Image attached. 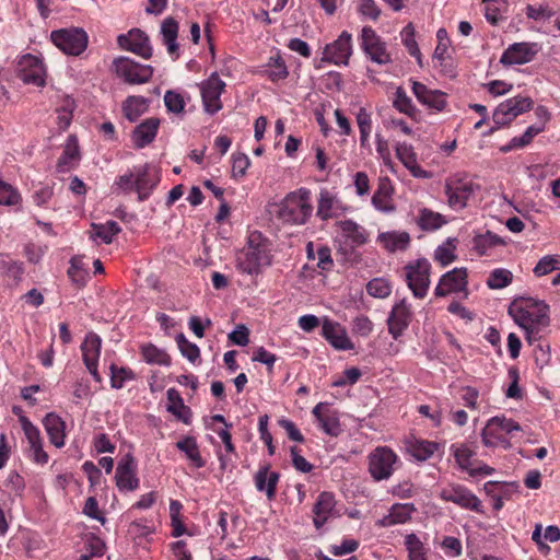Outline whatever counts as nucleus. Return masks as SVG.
<instances>
[{
    "label": "nucleus",
    "mask_w": 560,
    "mask_h": 560,
    "mask_svg": "<svg viewBox=\"0 0 560 560\" xmlns=\"http://www.w3.org/2000/svg\"><path fill=\"white\" fill-rule=\"evenodd\" d=\"M521 303L517 305V301H515L509 307V313L515 323L525 330L528 342H533L537 339L539 327L549 325V306L544 301L533 298H522Z\"/></svg>",
    "instance_id": "obj_1"
},
{
    "label": "nucleus",
    "mask_w": 560,
    "mask_h": 560,
    "mask_svg": "<svg viewBox=\"0 0 560 560\" xmlns=\"http://www.w3.org/2000/svg\"><path fill=\"white\" fill-rule=\"evenodd\" d=\"M313 212L311 203V190L300 188L288 194L279 203L277 217L289 224H304Z\"/></svg>",
    "instance_id": "obj_2"
},
{
    "label": "nucleus",
    "mask_w": 560,
    "mask_h": 560,
    "mask_svg": "<svg viewBox=\"0 0 560 560\" xmlns=\"http://www.w3.org/2000/svg\"><path fill=\"white\" fill-rule=\"evenodd\" d=\"M520 430V424L512 419H506L505 417H493L488 421L481 432L482 442L489 447L499 445L508 447L510 444L506 435Z\"/></svg>",
    "instance_id": "obj_3"
},
{
    "label": "nucleus",
    "mask_w": 560,
    "mask_h": 560,
    "mask_svg": "<svg viewBox=\"0 0 560 560\" xmlns=\"http://www.w3.org/2000/svg\"><path fill=\"white\" fill-rule=\"evenodd\" d=\"M52 43L65 54L78 56L88 46V35L82 28H61L50 34Z\"/></svg>",
    "instance_id": "obj_4"
},
{
    "label": "nucleus",
    "mask_w": 560,
    "mask_h": 560,
    "mask_svg": "<svg viewBox=\"0 0 560 560\" xmlns=\"http://www.w3.org/2000/svg\"><path fill=\"white\" fill-rule=\"evenodd\" d=\"M115 71L119 78L129 84H143L148 82L153 69L149 65H140L128 57H118L113 61Z\"/></svg>",
    "instance_id": "obj_5"
},
{
    "label": "nucleus",
    "mask_w": 560,
    "mask_h": 560,
    "mask_svg": "<svg viewBox=\"0 0 560 560\" xmlns=\"http://www.w3.org/2000/svg\"><path fill=\"white\" fill-rule=\"evenodd\" d=\"M397 455L386 446L376 447L369 455V471L374 480L388 479L394 472Z\"/></svg>",
    "instance_id": "obj_6"
},
{
    "label": "nucleus",
    "mask_w": 560,
    "mask_h": 560,
    "mask_svg": "<svg viewBox=\"0 0 560 560\" xmlns=\"http://www.w3.org/2000/svg\"><path fill=\"white\" fill-rule=\"evenodd\" d=\"M430 262L425 259H418L416 264L406 266V280L408 288L418 299L427 295L430 285Z\"/></svg>",
    "instance_id": "obj_7"
},
{
    "label": "nucleus",
    "mask_w": 560,
    "mask_h": 560,
    "mask_svg": "<svg viewBox=\"0 0 560 560\" xmlns=\"http://www.w3.org/2000/svg\"><path fill=\"white\" fill-rule=\"evenodd\" d=\"M530 97L515 96L502 102L493 113V121L498 126L510 125L517 116L532 109Z\"/></svg>",
    "instance_id": "obj_8"
},
{
    "label": "nucleus",
    "mask_w": 560,
    "mask_h": 560,
    "mask_svg": "<svg viewBox=\"0 0 560 560\" xmlns=\"http://www.w3.org/2000/svg\"><path fill=\"white\" fill-rule=\"evenodd\" d=\"M440 498L445 502H452L462 509L476 513H483L481 501L466 487L451 483L440 491Z\"/></svg>",
    "instance_id": "obj_9"
},
{
    "label": "nucleus",
    "mask_w": 560,
    "mask_h": 560,
    "mask_svg": "<svg viewBox=\"0 0 560 560\" xmlns=\"http://www.w3.org/2000/svg\"><path fill=\"white\" fill-rule=\"evenodd\" d=\"M224 88L225 82L219 78L217 72H213L207 80L201 82L202 104L208 114L213 115L222 108L220 96Z\"/></svg>",
    "instance_id": "obj_10"
},
{
    "label": "nucleus",
    "mask_w": 560,
    "mask_h": 560,
    "mask_svg": "<svg viewBox=\"0 0 560 560\" xmlns=\"http://www.w3.org/2000/svg\"><path fill=\"white\" fill-rule=\"evenodd\" d=\"M351 55V34L343 31L336 40L325 46L320 61L347 66Z\"/></svg>",
    "instance_id": "obj_11"
},
{
    "label": "nucleus",
    "mask_w": 560,
    "mask_h": 560,
    "mask_svg": "<svg viewBox=\"0 0 560 560\" xmlns=\"http://www.w3.org/2000/svg\"><path fill=\"white\" fill-rule=\"evenodd\" d=\"M362 48L371 60L377 65L392 62L390 55L386 50V44L376 35L371 26H364L361 33Z\"/></svg>",
    "instance_id": "obj_12"
},
{
    "label": "nucleus",
    "mask_w": 560,
    "mask_h": 560,
    "mask_svg": "<svg viewBox=\"0 0 560 560\" xmlns=\"http://www.w3.org/2000/svg\"><path fill=\"white\" fill-rule=\"evenodd\" d=\"M118 44L121 48L149 59L152 56V48L148 35L139 28H132L128 34L118 36Z\"/></svg>",
    "instance_id": "obj_13"
},
{
    "label": "nucleus",
    "mask_w": 560,
    "mask_h": 560,
    "mask_svg": "<svg viewBox=\"0 0 560 560\" xmlns=\"http://www.w3.org/2000/svg\"><path fill=\"white\" fill-rule=\"evenodd\" d=\"M467 270L466 268H455L442 276L439 284L434 290L436 296H446L452 292H462L467 289Z\"/></svg>",
    "instance_id": "obj_14"
},
{
    "label": "nucleus",
    "mask_w": 560,
    "mask_h": 560,
    "mask_svg": "<svg viewBox=\"0 0 560 560\" xmlns=\"http://www.w3.org/2000/svg\"><path fill=\"white\" fill-rule=\"evenodd\" d=\"M411 322V311L406 300L396 303L387 318L388 331L394 339H398Z\"/></svg>",
    "instance_id": "obj_15"
},
{
    "label": "nucleus",
    "mask_w": 560,
    "mask_h": 560,
    "mask_svg": "<svg viewBox=\"0 0 560 560\" xmlns=\"http://www.w3.org/2000/svg\"><path fill=\"white\" fill-rule=\"evenodd\" d=\"M115 479L119 490L133 491L139 487V479L136 477L135 459L130 454H127L119 460Z\"/></svg>",
    "instance_id": "obj_16"
},
{
    "label": "nucleus",
    "mask_w": 560,
    "mask_h": 560,
    "mask_svg": "<svg viewBox=\"0 0 560 560\" xmlns=\"http://www.w3.org/2000/svg\"><path fill=\"white\" fill-rule=\"evenodd\" d=\"M475 185L470 180H452L446 184L445 192L448 197V203L454 209H463L467 200L472 196Z\"/></svg>",
    "instance_id": "obj_17"
},
{
    "label": "nucleus",
    "mask_w": 560,
    "mask_h": 560,
    "mask_svg": "<svg viewBox=\"0 0 560 560\" xmlns=\"http://www.w3.org/2000/svg\"><path fill=\"white\" fill-rule=\"evenodd\" d=\"M412 92L417 100L429 108L441 112L446 106V94L440 90H430L423 83L412 81Z\"/></svg>",
    "instance_id": "obj_18"
},
{
    "label": "nucleus",
    "mask_w": 560,
    "mask_h": 560,
    "mask_svg": "<svg viewBox=\"0 0 560 560\" xmlns=\"http://www.w3.org/2000/svg\"><path fill=\"white\" fill-rule=\"evenodd\" d=\"M312 413L314 415V417L319 423V427L326 434L330 436H337L340 433L341 429L338 413L329 409L327 404H317L313 408Z\"/></svg>",
    "instance_id": "obj_19"
},
{
    "label": "nucleus",
    "mask_w": 560,
    "mask_h": 560,
    "mask_svg": "<svg viewBox=\"0 0 560 560\" xmlns=\"http://www.w3.org/2000/svg\"><path fill=\"white\" fill-rule=\"evenodd\" d=\"M536 55L534 45L528 43H515L511 45L501 56L500 62L503 65H523L533 60Z\"/></svg>",
    "instance_id": "obj_20"
},
{
    "label": "nucleus",
    "mask_w": 560,
    "mask_h": 560,
    "mask_svg": "<svg viewBox=\"0 0 560 560\" xmlns=\"http://www.w3.org/2000/svg\"><path fill=\"white\" fill-rule=\"evenodd\" d=\"M336 501L330 492H322L314 504V526L319 529L334 515Z\"/></svg>",
    "instance_id": "obj_21"
},
{
    "label": "nucleus",
    "mask_w": 560,
    "mask_h": 560,
    "mask_svg": "<svg viewBox=\"0 0 560 560\" xmlns=\"http://www.w3.org/2000/svg\"><path fill=\"white\" fill-rule=\"evenodd\" d=\"M160 119L155 117L147 118L138 125L132 131L131 138L137 149H142L150 144L158 133Z\"/></svg>",
    "instance_id": "obj_22"
},
{
    "label": "nucleus",
    "mask_w": 560,
    "mask_h": 560,
    "mask_svg": "<svg viewBox=\"0 0 560 560\" xmlns=\"http://www.w3.org/2000/svg\"><path fill=\"white\" fill-rule=\"evenodd\" d=\"M20 66L22 79L25 83H32L37 86H43L45 84L43 67L38 58L32 55L23 56L20 61Z\"/></svg>",
    "instance_id": "obj_23"
},
{
    "label": "nucleus",
    "mask_w": 560,
    "mask_h": 560,
    "mask_svg": "<svg viewBox=\"0 0 560 560\" xmlns=\"http://www.w3.org/2000/svg\"><path fill=\"white\" fill-rule=\"evenodd\" d=\"M279 478V472L269 471V465L261 466L254 476L255 487L259 492H265L269 500H272L276 497Z\"/></svg>",
    "instance_id": "obj_24"
},
{
    "label": "nucleus",
    "mask_w": 560,
    "mask_h": 560,
    "mask_svg": "<svg viewBox=\"0 0 560 560\" xmlns=\"http://www.w3.org/2000/svg\"><path fill=\"white\" fill-rule=\"evenodd\" d=\"M323 335L338 350H352L354 348L346 330L339 324L325 322Z\"/></svg>",
    "instance_id": "obj_25"
},
{
    "label": "nucleus",
    "mask_w": 560,
    "mask_h": 560,
    "mask_svg": "<svg viewBox=\"0 0 560 560\" xmlns=\"http://www.w3.org/2000/svg\"><path fill=\"white\" fill-rule=\"evenodd\" d=\"M394 188L387 177L380 178L378 186L372 198L373 206L383 212H392L395 210L390 201Z\"/></svg>",
    "instance_id": "obj_26"
},
{
    "label": "nucleus",
    "mask_w": 560,
    "mask_h": 560,
    "mask_svg": "<svg viewBox=\"0 0 560 560\" xmlns=\"http://www.w3.org/2000/svg\"><path fill=\"white\" fill-rule=\"evenodd\" d=\"M269 265L265 252L258 248H249L243 257L238 258L240 268L249 275L257 273L261 266Z\"/></svg>",
    "instance_id": "obj_27"
},
{
    "label": "nucleus",
    "mask_w": 560,
    "mask_h": 560,
    "mask_svg": "<svg viewBox=\"0 0 560 560\" xmlns=\"http://www.w3.org/2000/svg\"><path fill=\"white\" fill-rule=\"evenodd\" d=\"M377 240L390 253L405 250L410 244V235L407 232H383L378 235Z\"/></svg>",
    "instance_id": "obj_28"
},
{
    "label": "nucleus",
    "mask_w": 560,
    "mask_h": 560,
    "mask_svg": "<svg viewBox=\"0 0 560 560\" xmlns=\"http://www.w3.org/2000/svg\"><path fill=\"white\" fill-rule=\"evenodd\" d=\"M44 427L47 431L50 442L56 447H61L65 444V422L56 413H48L44 418Z\"/></svg>",
    "instance_id": "obj_29"
},
{
    "label": "nucleus",
    "mask_w": 560,
    "mask_h": 560,
    "mask_svg": "<svg viewBox=\"0 0 560 560\" xmlns=\"http://www.w3.org/2000/svg\"><path fill=\"white\" fill-rule=\"evenodd\" d=\"M163 42L167 46V51L175 58L178 57V44L176 43L178 35V23L173 18H166L161 26Z\"/></svg>",
    "instance_id": "obj_30"
},
{
    "label": "nucleus",
    "mask_w": 560,
    "mask_h": 560,
    "mask_svg": "<svg viewBox=\"0 0 560 560\" xmlns=\"http://www.w3.org/2000/svg\"><path fill=\"white\" fill-rule=\"evenodd\" d=\"M156 179L150 176L148 165L138 168L136 173V191L140 201H143L149 197L151 190L156 185Z\"/></svg>",
    "instance_id": "obj_31"
},
{
    "label": "nucleus",
    "mask_w": 560,
    "mask_h": 560,
    "mask_svg": "<svg viewBox=\"0 0 560 560\" xmlns=\"http://www.w3.org/2000/svg\"><path fill=\"white\" fill-rule=\"evenodd\" d=\"M505 242L499 235L492 233L491 231H487L485 234L476 235L472 238V248L478 253V255L483 256L488 253V249L495 246H503Z\"/></svg>",
    "instance_id": "obj_32"
},
{
    "label": "nucleus",
    "mask_w": 560,
    "mask_h": 560,
    "mask_svg": "<svg viewBox=\"0 0 560 560\" xmlns=\"http://www.w3.org/2000/svg\"><path fill=\"white\" fill-rule=\"evenodd\" d=\"M125 116L130 121H136L148 109V100L142 96H129L122 106Z\"/></svg>",
    "instance_id": "obj_33"
},
{
    "label": "nucleus",
    "mask_w": 560,
    "mask_h": 560,
    "mask_svg": "<svg viewBox=\"0 0 560 560\" xmlns=\"http://www.w3.org/2000/svg\"><path fill=\"white\" fill-rule=\"evenodd\" d=\"M81 350L84 363H97L101 350V338L97 335L90 332L85 337L81 346Z\"/></svg>",
    "instance_id": "obj_34"
},
{
    "label": "nucleus",
    "mask_w": 560,
    "mask_h": 560,
    "mask_svg": "<svg viewBox=\"0 0 560 560\" xmlns=\"http://www.w3.org/2000/svg\"><path fill=\"white\" fill-rule=\"evenodd\" d=\"M338 224L343 236L351 241L353 245L359 246L366 242V234L364 229L358 225L355 222L351 220H345L340 221Z\"/></svg>",
    "instance_id": "obj_35"
},
{
    "label": "nucleus",
    "mask_w": 560,
    "mask_h": 560,
    "mask_svg": "<svg viewBox=\"0 0 560 560\" xmlns=\"http://www.w3.org/2000/svg\"><path fill=\"white\" fill-rule=\"evenodd\" d=\"M451 450L459 468L470 474V470L477 464V460L472 459L475 452L466 444L452 445Z\"/></svg>",
    "instance_id": "obj_36"
},
{
    "label": "nucleus",
    "mask_w": 560,
    "mask_h": 560,
    "mask_svg": "<svg viewBox=\"0 0 560 560\" xmlns=\"http://www.w3.org/2000/svg\"><path fill=\"white\" fill-rule=\"evenodd\" d=\"M485 3V16L487 21L497 25L508 11L506 0H482Z\"/></svg>",
    "instance_id": "obj_37"
},
{
    "label": "nucleus",
    "mask_w": 560,
    "mask_h": 560,
    "mask_svg": "<svg viewBox=\"0 0 560 560\" xmlns=\"http://www.w3.org/2000/svg\"><path fill=\"white\" fill-rule=\"evenodd\" d=\"M176 447L184 452L196 467L201 468L205 466L206 463L199 453V447L195 438L186 436L176 443Z\"/></svg>",
    "instance_id": "obj_38"
},
{
    "label": "nucleus",
    "mask_w": 560,
    "mask_h": 560,
    "mask_svg": "<svg viewBox=\"0 0 560 560\" xmlns=\"http://www.w3.org/2000/svg\"><path fill=\"white\" fill-rule=\"evenodd\" d=\"M337 202L336 197L327 189H322L319 192L317 205V217L326 221L334 217V208Z\"/></svg>",
    "instance_id": "obj_39"
},
{
    "label": "nucleus",
    "mask_w": 560,
    "mask_h": 560,
    "mask_svg": "<svg viewBox=\"0 0 560 560\" xmlns=\"http://www.w3.org/2000/svg\"><path fill=\"white\" fill-rule=\"evenodd\" d=\"M92 229L94 231L93 237H100L105 244H110L114 236L119 234L121 231L119 224L113 220L102 224L93 223Z\"/></svg>",
    "instance_id": "obj_40"
},
{
    "label": "nucleus",
    "mask_w": 560,
    "mask_h": 560,
    "mask_svg": "<svg viewBox=\"0 0 560 560\" xmlns=\"http://www.w3.org/2000/svg\"><path fill=\"white\" fill-rule=\"evenodd\" d=\"M68 276L78 288H82L86 283L88 272L84 268L83 259L80 256H74L70 260Z\"/></svg>",
    "instance_id": "obj_41"
},
{
    "label": "nucleus",
    "mask_w": 560,
    "mask_h": 560,
    "mask_svg": "<svg viewBox=\"0 0 560 560\" xmlns=\"http://www.w3.org/2000/svg\"><path fill=\"white\" fill-rule=\"evenodd\" d=\"M142 355L145 362L150 364H159V365H170L171 358L170 355L162 349H159L152 343L145 345L142 347Z\"/></svg>",
    "instance_id": "obj_42"
},
{
    "label": "nucleus",
    "mask_w": 560,
    "mask_h": 560,
    "mask_svg": "<svg viewBox=\"0 0 560 560\" xmlns=\"http://www.w3.org/2000/svg\"><path fill=\"white\" fill-rule=\"evenodd\" d=\"M167 399L171 402L167 406V410L183 422L189 423V419L183 415V411L189 412V409L184 405L179 393L175 388L167 390Z\"/></svg>",
    "instance_id": "obj_43"
},
{
    "label": "nucleus",
    "mask_w": 560,
    "mask_h": 560,
    "mask_svg": "<svg viewBox=\"0 0 560 560\" xmlns=\"http://www.w3.org/2000/svg\"><path fill=\"white\" fill-rule=\"evenodd\" d=\"M402 43L408 52L415 57L419 65H421V52L416 40V31L411 23L407 24L401 31Z\"/></svg>",
    "instance_id": "obj_44"
},
{
    "label": "nucleus",
    "mask_w": 560,
    "mask_h": 560,
    "mask_svg": "<svg viewBox=\"0 0 560 560\" xmlns=\"http://www.w3.org/2000/svg\"><path fill=\"white\" fill-rule=\"evenodd\" d=\"M405 546L408 550V560H427L424 546L416 534L411 533L405 537Z\"/></svg>",
    "instance_id": "obj_45"
},
{
    "label": "nucleus",
    "mask_w": 560,
    "mask_h": 560,
    "mask_svg": "<svg viewBox=\"0 0 560 560\" xmlns=\"http://www.w3.org/2000/svg\"><path fill=\"white\" fill-rule=\"evenodd\" d=\"M544 130V125L529 126L521 137H515L511 140L508 147L502 148L503 152L511 150L512 148H522L532 142L533 138Z\"/></svg>",
    "instance_id": "obj_46"
},
{
    "label": "nucleus",
    "mask_w": 560,
    "mask_h": 560,
    "mask_svg": "<svg viewBox=\"0 0 560 560\" xmlns=\"http://www.w3.org/2000/svg\"><path fill=\"white\" fill-rule=\"evenodd\" d=\"M512 280L513 275L510 270L498 268L490 273L487 280V285L490 289H503L508 287L512 282Z\"/></svg>",
    "instance_id": "obj_47"
},
{
    "label": "nucleus",
    "mask_w": 560,
    "mask_h": 560,
    "mask_svg": "<svg viewBox=\"0 0 560 560\" xmlns=\"http://www.w3.org/2000/svg\"><path fill=\"white\" fill-rule=\"evenodd\" d=\"M555 270H560V255H547L537 262L534 273L537 277H542Z\"/></svg>",
    "instance_id": "obj_48"
},
{
    "label": "nucleus",
    "mask_w": 560,
    "mask_h": 560,
    "mask_svg": "<svg viewBox=\"0 0 560 560\" xmlns=\"http://www.w3.org/2000/svg\"><path fill=\"white\" fill-rule=\"evenodd\" d=\"M183 505L178 501H171L170 516L172 525V536L179 537L186 532V527L180 518V511Z\"/></svg>",
    "instance_id": "obj_49"
},
{
    "label": "nucleus",
    "mask_w": 560,
    "mask_h": 560,
    "mask_svg": "<svg viewBox=\"0 0 560 560\" xmlns=\"http://www.w3.org/2000/svg\"><path fill=\"white\" fill-rule=\"evenodd\" d=\"M418 223L422 230L430 231L441 228L445 221L440 213L433 212L429 209H423L419 217Z\"/></svg>",
    "instance_id": "obj_50"
},
{
    "label": "nucleus",
    "mask_w": 560,
    "mask_h": 560,
    "mask_svg": "<svg viewBox=\"0 0 560 560\" xmlns=\"http://www.w3.org/2000/svg\"><path fill=\"white\" fill-rule=\"evenodd\" d=\"M366 291L373 298L385 299L390 294L392 287L387 280L375 278L368 282Z\"/></svg>",
    "instance_id": "obj_51"
},
{
    "label": "nucleus",
    "mask_w": 560,
    "mask_h": 560,
    "mask_svg": "<svg viewBox=\"0 0 560 560\" xmlns=\"http://www.w3.org/2000/svg\"><path fill=\"white\" fill-rule=\"evenodd\" d=\"M416 511L412 503L393 506L388 516V524H402L411 518V513Z\"/></svg>",
    "instance_id": "obj_52"
},
{
    "label": "nucleus",
    "mask_w": 560,
    "mask_h": 560,
    "mask_svg": "<svg viewBox=\"0 0 560 560\" xmlns=\"http://www.w3.org/2000/svg\"><path fill=\"white\" fill-rule=\"evenodd\" d=\"M177 346L182 354L187 358L190 362H195L199 355L200 350L197 345L188 341L184 334H178L176 337Z\"/></svg>",
    "instance_id": "obj_53"
},
{
    "label": "nucleus",
    "mask_w": 560,
    "mask_h": 560,
    "mask_svg": "<svg viewBox=\"0 0 560 560\" xmlns=\"http://www.w3.org/2000/svg\"><path fill=\"white\" fill-rule=\"evenodd\" d=\"M438 448V444L429 441H419L411 447V454L418 460H427Z\"/></svg>",
    "instance_id": "obj_54"
},
{
    "label": "nucleus",
    "mask_w": 560,
    "mask_h": 560,
    "mask_svg": "<svg viewBox=\"0 0 560 560\" xmlns=\"http://www.w3.org/2000/svg\"><path fill=\"white\" fill-rule=\"evenodd\" d=\"M394 106L400 112L410 117L416 115V108L411 102V100L407 96L405 91L401 88H398L396 91V97L394 100Z\"/></svg>",
    "instance_id": "obj_55"
},
{
    "label": "nucleus",
    "mask_w": 560,
    "mask_h": 560,
    "mask_svg": "<svg viewBox=\"0 0 560 560\" xmlns=\"http://www.w3.org/2000/svg\"><path fill=\"white\" fill-rule=\"evenodd\" d=\"M454 250L455 246L451 241H447L435 249L434 259L445 267L456 259Z\"/></svg>",
    "instance_id": "obj_56"
},
{
    "label": "nucleus",
    "mask_w": 560,
    "mask_h": 560,
    "mask_svg": "<svg viewBox=\"0 0 560 560\" xmlns=\"http://www.w3.org/2000/svg\"><path fill=\"white\" fill-rule=\"evenodd\" d=\"M21 199L20 194L11 185L0 178V203L5 206H14Z\"/></svg>",
    "instance_id": "obj_57"
},
{
    "label": "nucleus",
    "mask_w": 560,
    "mask_h": 560,
    "mask_svg": "<svg viewBox=\"0 0 560 560\" xmlns=\"http://www.w3.org/2000/svg\"><path fill=\"white\" fill-rule=\"evenodd\" d=\"M358 12L372 21H376L381 15V9L374 0H360Z\"/></svg>",
    "instance_id": "obj_58"
},
{
    "label": "nucleus",
    "mask_w": 560,
    "mask_h": 560,
    "mask_svg": "<svg viewBox=\"0 0 560 560\" xmlns=\"http://www.w3.org/2000/svg\"><path fill=\"white\" fill-rule=\"evenodd\" d=\"M164 103L166 108L175 114L184 112L185 102L180 94L174 91H167L164 95Z\"/></svg>",
    "instance_id": "obj_59"
},
{
    "label": "nucleus",
    "mask_w": 560,
    "mask_h": 560,
    "mask_svg": "<svg viewBox=\"0 0 560 560\" xmlns=\"http://www.w3.org/2000/svg\"><path fill=\"white\" fill-rule=\"evenodd\" d=\"M396 154L397 158L402 162V164L407 167L408 165H413V162L417 160V155L413 151L411 144L406 142H399L396 145Z\"/></svg>",
    "instance_id": "obj_60"
},
{
    "label": "nucleus",
    "mask_w": 560,
    "mask_h": 560,
    "mask_svg": "<svg viewBox=\"0 0 560 560\" xmlns=\"http://www.w3.org/2000/svg\"><path fill=\"white\" fill-rule=\"evenodd\" d=\"M233 165H232V175L233 177H243L246 173V170L250 165V161L245 153H234L232 156Z\"/></svg>",
    "instance_id": "obj_61"
},
{
    "label": "nucleus",
    "mask_w": 560,
    "mask_h": 560,
    "mask_svg": "<svg viewBox=\"0 0 560 560\" xmlns=\"http://www.w3.org/2000/svg\"><path fill=\"white\" fill-rule=\"evenodd\" d=\"M79 158V148L77 144V140L73 136H70L68 139V143L65 148L62 156L59 159L58 165L67 164L70 160H75Z\"/></svg>",
    "instance_id": "obj_62"
},
{
    "label": "nucleus",
    "mask_w": 560,
    "mask_h": 560,
    "mask_svg": "<svg viewBox=\"0 0 560 560\" xmlns=\"http://www.w3.org/2000/svg\"><path fill=\"white\" fill-rule=\"evenodd\" d=\"M248 337H249V330L243 324L237 325L236 328L232 332L229 334V339L234 345H237L241 347H244L248 343V341H249Z\"/></svg>",
    "instance_id": "obj_63"
},
{
    "label": "nucleus",
    "mask_w": 560,
    "mask_h": 560,
    "mask_svg": "<svg viewBox=\"0 0 560 560\" xmlns=\"http://www.w3.org/2000/svg\"><path fill=\"white\" fill-rule=\"evenodd\" d=\"M110 385L113 388H121L124 382L130 377L131 372L124 368L118 369L116 365H110Z\"/></svg>",
    "instance_id": "obj_64"
}]
</instances>
